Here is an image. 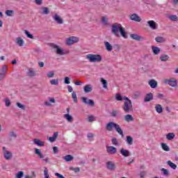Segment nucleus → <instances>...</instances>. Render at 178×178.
Returning a JSON list of instances; mask_svg holds the SVG:
<instances>
[{
	"label": "nucleus",
	"mask_w": 178,
	"mask_h": 178,
	"mask_svg": "<svg viewBox=\"0 0 178 178\" xmlns=\"http://www.w3.org/2000/svg\"><path fill=\"white\" fill-rule=\"evenodd\" d=\"M111 33L115 37H120L121 35L123 37V38H127V32L124 31V29L120 24H113L111 26Z\"/></svg>",
	"instance_id": "nucleus-1"
},
{
	"label": "nucleus",
	"mask_w": 178,
	"mask_h": 178,
	"mask_svg": "<svg viewBox=\"0 0 178 178\" xmlns=\"http://www.w3.org/2000/svg\"><path fill=\"white\" fill-rule=\"evenodd\" d=\"M113 129H115V130L117 131V133H118V134H120V136H121V137L124 136L123 130L122 128H120V125H119V124L113 122H108L106 124V130H107V131H113Z\"/></svg>",
	"instance_id": "nucleus-2"
},
{
	"label": "nucleus",
	"mask_w": 178,
	"mask_h": 178,
	"mask_svg": "<svg viewBox=\"0 0 178 178\" xmlns=\"http://www.w3.org/2000/svg\"><path fill=\"white\" fill-rule=\"evenodd\" d=\"M124 103L122 106V109L124 112L126 113H130V112H133V103L131 100L129 99V97L124 96Z\"/></svg>",
	"instance_id": "nucleus-3"
},
{
	"label": "nucleus",
	"mask_w": 178,
	"mask_h": 178,
	"mask_svg": "<svg viewBox=\"0 0 178 178\" xmlns=\"http://www.w3.org/2000/svg\"><path fill=\"white\" fill-rule=\"evenodd\" d=\"M86 59L92 63H99V62L102 61V56L99 54H89L86 55Z\"/></svg>",
	"instance_id": "nucleus-4"
},
{
	"label": "nucleus",
	"mask_w": 178,
	"mask_h": 178,
	"mask_svg": "<svg viewBox=\"0 0 178 178\" xmlns=\"http://www.w3.org/2000/svg\"><path fill=\"white\" fill-rule=\"evenodd\" d=\"M2 151H3V155L4 159L6 161H10L13 158V153L12 152L8 150L6 147H2Z\"/></svg>",
	"instance_id": "nucleus-5"
},
{
	"label": "nucleus",
	"mask_w": 178,
	"mask_h": 178,
	"mask_svg": "<svg viewBox=\"0 0 178 178\" xmlns=\"http://www.w3.org/2000/svg\"><path fill=\"white\" fill-rule=\"evenodd\" d=\"M35 155H38V158H40V159H42V161L46 162V163H49V159L48 157L45 158V156L44 155V154H42V152H41V149L35 148Z\"/></svg>",
	"instance_id": "nucleus-6"
},
{
	"label": "nucleus",
	"mask_w": 178,
	"mask_h": 178,
	"mask_svg": "<svg viewBox=\"0 0 178 178\" xmlns=\"http://www.w3.org/2000/svg\"><path fill=\"white\" fill-rule=\"evenodd\" d=\"M76 42H79V38L76 36H71L66 40L67 45H73V44H76Z\"/></svg>",
	"instance_id": "nucleus-7"
},
{
	"label": "nucleus",
	"mask_w": 178,
	"mask_h": 178,
	"mask_svg": "<svg viewBox=\"0 0 178 178\" xmlns=\"http://www.w3.org/2000/svg\"><path fill=\"white\" fill-rule=\"evenodd\" d=\"M82 102L85 104V105H88L89 106H94L95 105V102L92 99H88V98L83 97H81Z\"/></svg>",
	"instance_id": "nucleus-8"
},
{
	"label": "nucleus",
	"mask_w": 178,
	"mask_h": 178,
	"mask_svg": "<svg viewBox=\"0 0 178 178\" xmlns=\"http://www.w3.org/2000/svg\"><path fill=\"white\" fill-rule=\"evenodd\" d=\"M164 84H168L170 87H177V81L173 79H165L163 81Z\"/></svg>",
	"instance_id": "nucleus-9"
},
{
	"label": "nucleus",
	"mask_w": 178,
	"mask_h": 178,
	"mask_svg": "<svg viewBox=\"0 0 178 178\" xmlns=\"http://www.w3.org/2000/svg\"><path fill=\"white\" fill-rule=\"evenodd\" d=\"M107 154L110 155H115V154L118 152V149L113 146H107L106 147Z\"/></svg>",
	"instance_id": "nucleus-10"
},
{
	"label": "nucleus",
	"mask_w": 178,
	"mask_h": 178,
	"mask_svg": "<svg viewBox=\"0 0 178 178\" xmlns=\"http://www.w3.org/2000/svg\"><path fill=\"white\" fill-rule=\"evenodd\" d=\"M53 20L56 22L57 24H63V19L58 14L53 15Z\"/></svg>",
	"instance_id": "nucleus-11"
},
{
	"label": "nucleus",
	"mask_w": 178,
	"mask_h": 178,
	"mask_svg": "<svg viewBox=\"0 0 178 178\" xmlns=\"http://www.w3.org/2000/svg\"><path fill=\"white\" fill-rule=\"evenodd\" d=\"M147 25L152 30H156L158 29V24L155 22L154 20H149L147 22Z\"/></svg>",
	"instance_id": "nucleus-12"
},
{
	"label": "nucleus",
	"mask_w": 178,
	"mask_h": 178,
	"mask_svg": "<svg viewBox=\"0 0 178 178\" xmlns=\"http://www.w3.org/2000/svg\"><path fill=\"white\" fill-rule=\"evenodd\" d=\"M52 48H54V49H56L57 55H60V56L65 55V51H63V49L59 47V46L56 44H53Z\"/></svg>",
	"instance_id": "nucleus-13"
},
{
	"label": "nucleus",
	"mask_w": 178,
	"mask_h": 178,
	"mask_svg": "<svg viewBox=\"0 0 178 178\" xmlns=\"http://www.w3.org/2000/svg\"><path fill=\"white\" fill-rule=\"evenodd\" d=\"M129 19L133 22H137L138 23H140V22H141V17H140V16H138V15L136 13L131 15Z\"/></svg>",
	"instance_id": "nucleus-14"
},
{
	"label": "nucleus",
	"mask_w": 178,
	"mask_h": 178,
	"mask_svg": "<svg viewBox=\"0 0 178 178\" xmlns=\"http://www.w3.org/2000/svg\"><path fill=\"white\" fill-rule=\"evenodd\" d=\"M131 38H132V40H135V41H143L144 40V38L141 35H137V34H131L130 35Z\"/></svg>",
	"instance_id": "nucleus-15"
},
{
	"label": "nucleus",
	"mask_w": 178,
	"mask_h": 178,
	"mask_svg": "<svg viewBox=\"0 0 178 178\" xmlns=\"http://www.w3.org/2000/svg\"><path fill=\"white\" fill-rule=\"evenodd\" d=\"M83 91L85 94H89V92H91L92 91V85L91 84H87L83 87Z\"/></svg>",
	"instance_id": "nucleus-16"
},
{
	"label": "nucleus",
	"mask_w": 178,
	"mask_h": 178,
	"mask_svg": "<svg viewBox=\"0 0 178 178\" xmlns=\"http://www.w3.org/2000/svg\"><path fill=\"white\" fill-rule=\"evenodd\" d=\"M148 84L151 88H156L158 87V81H156L155 79L149 80Z\"/></svg>",
	"instance_id": "nucleus-17"
},
{
	"label": "nucleus",
	"mask_w": 178,
	"mask_h": 178,
	"mask_svg": "<svg viewBox=\"0 0 178 178\" xmlns=\"http://www.w3.org/2000/svg\"><path fill=\"white\" fill-rule=\"evenodd\" d=\"M110 115L111 116V118H115L116 119H118V118H120V113H119V111L118 110H113L110 113Z\"/></svg>",
	"instance_id": "nucleus-18"
},
{
	"label": "nucleus",
	"mask_w": 178,
	"mask_h": 178,
	"mask_svg": "<svg viewBox=\"0 0 178 178\" xmlns=\"http://www.w3.org/2000/svg\"><path fill=\"white\" fill-rule=\"evenodd\" d=\"M120 154L122 155V156H124L125 158H127V156H130V152L125 149H120Z\"/></svg>",
	"instance_id": "nucleus-19"
},
{
	"label": "nucleus",
	"mask_w": 178,
	"mask_h": 178,
	"mask_svg": "<svg viewBox=\"0 0 178 178\" xmlns=\"http://www.w3.org/2000/svg\"><path fill=\"white\" fill-rule=\"evenodd\" d=\"M33 144H35V145H38V147H44V145H45V143L41 141L38 138L33 139Z\"/></svg>",
	"instance_id": "nucleus-20"
},
{
	"label": "nucleus",
	"mask_w": 178,
	"mask_h": 178,
	"mask_svg": "<svg viewBox=\"0 0 178 178\" xmlns=\"http://www.w3.org/2000/svg\"><path fill=\"white\" fill-rule=\"evenodd\" d=\"M26 74L29 77H35V70H34V68H29Z\"/></svg>",
	"instance_id": "nucleus-21"
},
{
	"label": "nucleus",
	"mask_w": 178,
	"mask_h": 178,
	"mask_svg": "<svg viewBox=\"0 0 178 178\" xmlns=\"http://www.w3.org/2000/svg\"><path fill=\"white\" fill-rule=\"evenodd\" d=\"M154 99V96L152 92L147 93L145 97L144 101L145 102H149V101H152Z\"/></svg>",
	"instance_id": "nucleus-22"
},
{
	"label": "nucleus",
	"mask_w": 178,
	"mask_h": 178,
	"mask_svg": "<svg viewBox=\"0 0 178 178\" xmlns=\"http://www.w3.org/2000/svg\"><path fill=\"white\" fill-rule=\"evenodd\" d=\"M104 47L106 51H108V52H112V49H113V47L112 46V44H111V43H109V42L105 41Z\"/></svg>",
	"instance_id": "nucleus-23"
},
{
	"label": "nucleus",
	"mask_w": 178,
	"mask_h": 178,
	"mask_svg": "<svg viewBox=\"0 0 178 178\" xmlns=\"http://www.w3.org/2000/svg\"><path fill=\"white\" fill-rule=\"evenodd\" d=\"M106 166L108 170H115V163H113L112 161H108Z\"/></svg>",
	"instance_id": "nucleus-24"
},
{
	"label": "nucleus",
	"mask_w": 178,
	"mask_h": 178,
	"mask_svg": "<svg viewBox=\"0 0 178 178\" xmlns=\"http://www.w3.org/2000/svg\"><path fill=\"white\" fill-rule=\"evenodd\" d=\"M16 44L19 45V47H23V45H24V40L22 38L18 37L16 38Z\"/></svg>",
	"instance_id": "nucleus-25"
},
{
	"label": "nucleus",
	"mask_w": 178,
	"mask_h": 178,
	"mask_svg": "<svg viewBox=\"0 0 178 178\" xmlns=\"http://www.w3.org/2000/svg\"><path fill=\"white\" fill-rule=\"evenodd\" d=\"M155 41H156V42H159L160 44H162V43L166 42V39L165 38L162 37V36H157L155 38Z\"/></svg>",
	"instance_id": "nucleus-26"
},
{
	"label": "nucleus",
	"mask_w": 178,
	"mask_h": 178,
	"mask_svg": "<svg viewBox=\"0 0 178 178\" xmlns=\"http://www.w3.org/2000/svg\"><path fill=\"white\" fill-rule=\"evenodd\" d=\"M167 165L174 170H176V169H177V165H176L175 163L172 162L171 161H168Z\"/></svg>",
	"instance_id": "nucleus-27"
},
{
	"label": "nucleus",
	"mask_w": 178,
	"mask_h": 178,
	"mask_svg": "<svg viewBox=\"0 0 178 178\" xmlns=\"http://www.w3.org/2000/svg\"><path fill=\"white\" fill-rule=\"evenodd\" d=\"M56 138H58V132H54L53 136L49 138V141L54 143V141H56Z\"/></svg>",
	"instance_id": "nucleus-28"
},
{
	"label": "nucleus",
	"mask_w": 178,
	"mask_h": 178,
	"mask_svg": "<svg viewBox=\"0 0 178 178\" xmlns=\"http://www.w3.org/2000/svg\"><path fill=\"white\" fill-rule=\"evenodd\" d=\"M63 118L66 119L69 122V123H72L73 122V117L70 115L69 113L65 114Z\"/></svg>",
	"instance_id": "nucleus-29"
},
{
	"label": "nucleus",
	"mask_w": 178,
	"mask_h": 178,
	"mask_svg": "<svg viewBox=\"0 0 178 178\" xmlns=\"http://www.w3.org/2000/svg\"><path fill=\"white\" fill-rule=\"evenodd\" d=\"M175 133H168L165 136V138L167 140H168V141H172V140H173V138H175Z\"/></svg>",
	"instance_id": "nucleus-30"
},
{
	"label": "nucleus",
	"mask_w": 178,
	"mask_h": 178,
	"mask_svg": "<svg viewBox=\"0 0 178 178\" xmlns=\"http://www.w3.org/2000/svg\"><path fill=\"white\" fill-rule=\"evenodd\" d=\"M152 51L154 54V55H158L159 52H161V49L158 47H152Z\"/></svg>",
	"instance_id": "nucleus-31"
},
{
	"label": "nucleus",
	"mask_w": 178,
	"mask_h": 178,
	"mask_svg": "<svg viewBox=\"0 0 178 178\" xmlns=\"http://www.w3.org/2000/svg\"><path fill=\"white\" fill-rule=\"evenodd\" d=\"M156 111L157 113H162L163 112V108H162V105L156 104L155 106Z\"/></svg>",
	"instance_id": "nucleus-32"
},
{
	"label": "nucleus",
	"mask_w": 178,
	"mask_h": 178,
	"mask_svg": "<svg viewBox=\"0 0 178 178\" xmlns=\"http://www.w3.org/2000/svg\"><path fill=\"white\" fill-rule=\"evenodd\" d=\"M126 143L128 145H133V138L130 136H126Z\"/></svg>",
	"instance_id": "nucleus-33"
},
{
	"label": "nucleus",
	"mask_w": 178,
	"mask_h": 178,
	"mask_svg": "<svg viewBox=\"0 0 178 178\" xmlns=\"http://www.w3.org/2000/svg\"><path fill=\"white\" fill-rule=\"evenodd\" d=\"M63 159L65 161V162H70L71 161H73V156L70 154H67L63 157Z\"/></svg>",
	"instance_id": "nucleus-34"
},
{
	"label": "nucleus",
	"mask_w": 178,
	"mask_h": 178,
	"mask_svg": "<svg viewBox=\"0 0 178 178\" xmlns=\"http://www.w3.org/2000/svg\"><path fill=\"white\" fill-rule=\"evenodd\" d=\"M124 120L126 122H133V120H134V118H133L132 115L127 114L124 116Z\"/></svg>",
	"instance_id": "nucleus-35"
},
{
	"label": "nucleus",
	"mask_w": 178,
	"mask_h": 178,
	"mask_svg": "<svg viewBox=\"0 0 178 178\" xmlns=\"http://www.w3.org/2000/svg\"><path fill=\"white\" fill-rule=\"evenodd\" d=\"M161 145L163 151H165L166 152H169V151H170V148L166 143H161Z\"/></svg>",
	"instance_id": "nucleus-36"
},
{
	"label": "nucleus",
	"mask_w": 178,
	"mask_h": 178,
	"mask_svg": "<svg viewBox=\"0 0 178 178\" xmlns=\"http://www.w3.org/2000/svg\"><path fill=\"white\" fill-rule=\"evenodd\" d=\"M9 137H10V140H13V138H17V134L15 131H11L9 133Z\"/></svg>",
	"instance_id": "nucleus-37"
},
{
	"label": "nucleus",
	"mask_w": 178,
	"mask_h": 178,
	"mask_svg": "<svg viewBox=\"0 0 178 178\" xmlns=\"http://www.w3.org/2000/svg\"><path fill=\"white\" fill-rule=\"evenodd\" d=\"M42 15H49V8L48 7H42Z\"/></svg>",
	"instance_id": "nucleus-38"
},
{
	"label": "nucleus",
	"mask_w": 178,
	"mask_h": 178,
	"mask_svg": "<svg viewBox=\"0 0 178 178\" xmlns=\"http://www.w3.org/2000/svg\"><path fill=\"white\" fill-rule=\"evenodd\" d=\"M5 14L6 15V16H8L9 17H12V16L15 15V11L12 10H7L5 12Z\"/></svg>",
	"instance_id": "nucleus-39"
},
{
	"label": "nucleus",
	"mask_w": 178,
	"mask_h": 178,
	"mask_svg": "<svg viewBox=\"0 0 178 178\" xmlns=\"http://www.w3.org/2000/svg\"><path fill=\"white\" fill-rule=\"evenodd\" d=\"M168 59H169V56H168L166 54H162L160 56V60H161V62H166V60H168Z\"/></svg>",
	"instance_id": "nucleus-40"
},
{
	"label": "nucleus",
	"mask_w": 178,
	"mask_h": 178,
	"mask_svg": "<svg viewBox=\"0 0 178 178\" xmlns=\"http://www.w3.org/2000/svg\"><path fill=\"white\" fill-rule=\"evenodd\" d=\"M72 98L74 104H77V102H79V100L77 99V95L76 94V92H72Z\"/></svg>",
	"instance_id": "nucleus-41"
},
{
	"label": "nucleus",
	"mask_w": 178,
	"mask_h": 178,
	"mask_svg": "<svg viewBox=\"0 0 178 178\" xmlns=\"http://www.w3.org/2000/svg\"><path fill=\"white\" fill-rule=\"evenodd\" d=\"M115 99L116 101H124V97H122V95H120V93H117L115 95Z\"/></svg>",
	"instance_id": "nucleus-42"
},
{
	"label": "nucleus",
	"mask_w": 178,
	"mask_h": 178,
	"mask_svg": "<svg viewBox=\"0 0 178 178\" xmlns=\"http://www.w3.org/2000/svg\"><path fill=\"white\" fill-rule=\"evenodd\" d=\"M0 73H3V74H6L8 72V66L3 65L2 67L0 69Z\"/></svg>",
	"instance_id": "nucleus-43"
},
{
	"label": "nucleus",
	"mask_w": 178,
	"mask_h": 178,
	"mask_svg": "<svg viewBox=\"0 0 178 178\" xmlns=\"http://www.w3.org/2000/svg\"><path fill=\"white\" fill-rule=\"evenodd\" d=\"M101 83L103 86V88H108V81H106V80L101 78Z\"/></svg>",
	"instance_id": "nucleus-44"
},
{
	"label": "nucleus",
	"mask_w": 178,
	"mask_h": 178,
	"mask_svg": "<svg viewBox=\"0 0 178 178\" xmlns=\"http://www.w3.org/2000/svg\"><path fill=\"white\" fill-rule=\"evenodd\" d=\"M161 172H163V176H166L167 177L170 176L169 170L165 168H162Z\"/></svg>",
	"instance_id": "nucleus-45"
},
{
	"label": "nucleus",
	"mask_w": 178,
	"mask_h": 178,
	"mask_svg": "<svg viewBox=\"0 0 178 178\" xmlns=\"http://www.w3.org/2000/svg\"><path fill=\"white\" fill-rule=\"evenodd\" d=\"M50 84H51V86H58V84H59V80L58 79H51V80H50Z\"/></svg>",
	"instance_id": "nucleus-46"
},
{
	"label": "nucleus",
	"mask_w": 178,
	"mask_h": 178,
	"mask_svg": "<svg viewBox=\"0 0 178 178\" xmlns=\"http://www.w3.org/2000/svg\"><path fill=\"white\" fill-rule=\"evenodd\" d=\"M140 97H141V92H135L133 94V98H134V99H137L140 98Z\"/></svg>",
	"instance_id": "nucleus-47"
},
{
	"label": "nucleus",
	"mask_w": 178,
	"mask_h": 178,
	"mask_svg": "<svg viewBox=\"0 0 178 178\" xmlns=\"http://www.w3.org/2000/svg\"><path fill=\"white\" fill-rule=\"evenodd\" d=\"M24 33L26 34V37H28V38H31V40L34 39V35H31L29 31L25 30Z\"/></svg>",
	"instance_id": "nucleus-48"
},
{
	"label": "nucleus",
	"mask_w": 178,
	"mask_h": 178,
	"mask_svg": "<svg viewBox=\"0 0 178 178\" xmlns=\"http://www.w3.org/2000/svg\"><path fill=\"white\" fill-rule=\"evenodd\" d=\"M23 176H24V172L23 171H19L16 174L15 178H22Z\"/></svg>",
	"instance_id": "nucleus-49"
},
{
	"label": "nucleus",
	"mask_w": 178,
	"mask_h": 178,
	"mask_svg": "<svg viewBox=\"0 0 178 178\" xmlns=\"http://www.w3.org/2000/svg\"><path fill=\"white\" fill-rule=\"evenodd\" d=\"M168 18L170 19V20H171L172 22H177L178 20V17H177V15H170L168 17Z\"/></svg>",
	"instance_id": "nucleus-50"
},
{
	"label": "nucleus",
	"mask_w": 178,
	"mask_h": 178,
	"mask_svg": "<svg viewBox=\"0 0 178 178\" xmlns=\"http://www.w3.org/2000/svg\"><path fill=\"white\" fill-rule=\"evenodd\" d=\"M111 143L113 144V145H115L117 147H118L119 145V142L118 141V139L116 138H113L111 140Z\"/></svg>",
	"instance_id": "nucleus-51"
},
{
	"label": "nucleus",
	"mask_w": 178,
	"mask_h": 178,
	"mask_svg": "<svg viewBox=\"0 0 178 178\" xmlns=\"http://www.w3.org/2000/svg\"><path fill=\"white\" fill-rule=\"evenodd\" d=\"M102 21L104 26H108L109 24V23L108 22V19L106 17H102Z\"/></svg>",
	"instance_id": "nucleus-52"
},
{
	"label": "nucleus",
	"mask_w": 178,
	"mask_h": 178,
	"mask_svg": "<svg viewBox=\"0 0 178 178\" xmlns=\"http://www.w3.org/2000/svg\"><path fill=\"white\" fill-rule=\"evenodd\" d=\"M17 106L22 110H24L26 108V106H24V104H22L20 102L17 103Z\"/></svg>",
	"instance_id": "nucleus-53"
},
{
	"label": "nucleus",
	"mask_w": 178,
	"mask_h": 178,
	"mask_svg": "<svg viewBox=\"0 0 178 178\" xmlns=\"http://www.w3.org/2000/svg\"><path fill=\"white\" fill-rule=\"evenodd\" d=\"M4 102H5V104H6V106H10V100L9 99H8V98H6L5 99H4Z\"/></svg>",
	"instance_id": "nucleus-54"
},
{
	"label": "nucleus",
	"mask_w": 178,
	"mask_h": 178,
	"mask_svg": "<svg viewBox=\"0 0 178 178\" xmlns=\"http://www.w3.org/2000/svg\"><path fill=\"white\" fill-rule=\"evenodd\" d=\"M44 178H49V174H48V169L47 168L44 170Z\"/></svg>",
	"instance_id": "nucleus-55"
},
{
	"label": "nucleus",
	"mask_w": 178,
	"mask_h": 178,
	"mask_svg": "<svg viewBox=\"0 0 178 178\" xmlns=\"http://www.w3.org/2000/svg\"><path fill=\"white\" fill-rule=\"evenodd\" d=\"M64 83L65 84H70V78L69 76H67L64 79Z\"/></svg>",
	"instance_id": "nucleus-56"
},
{
	"label": "nucleus",
	"mask_w": 178,
	"mask_h": 178,
	"mask_svg": "<svg viewBox=\"0 0 178 178\" xmlns=\"http://www.w3.org/2000/svg\"><path fill=\"white\" fill-rule=\"evenodd\" d=\"M156 97L159 98V99H165V95H163L162 93L157 94Z\"/></svg>",
	"instance_id": "nucleus-57"
},
{
	"label": "nucleus",
	"mask_w": 178,
	"mask_h": 178,
	"mask_svg": "<svg viewBox=\"0 0 178 178\" xmlns=\"http://www.w3.org/2000/svg\"><path fill=\"white\" fill-rule=\"evenodd\" d=\"M54 76H55V73H54V72H49L47 73V77H49V79L54 77Z\"/></svg>",
	"instance_id": "nucleus-58"
},
{
	"label": "nucleus",
	"mask_w": 178,
	"mask_h": 178,
	"mask_svg": "<svg viewBox=\"0 0 178 178\" xmlns=\"http://www.w3.org/2000/svg\"><path fill=\"white\" fill-rule=\"evenodd\" d=\"M70 169L75 172V173H79V172H80V168H71Z\"/></svg>",
	"instance_id": "nucleus-59"
},
{
	"label": "nucleus",
	"mask_w": 178,
	"mask_h": 178,
	"mask_svg": "<svg viewBox=\"0 0 178 178\" xmlns=\"http://www.w3.org/2000/svg\"><path fill=\"white\" fill-rule=\"evenodd\" d=\"M95 120V117L90 115L88 117V122H94Z\"/></svg>",
	"instance_id": "nucleus-60"
},
{
	"label": "nucleus",
	"mask_w": 178,
	"mask_h": 178,
	"mask_svg": "<svg viewBox=\"0 0 178 178\" xmlns=\"http://www.w3.org/2000/svg\"><path fill=\"white\" fill-rule=\"evenodd\" d=\"M35 3L40 6L42 5V0H35Z\"/></svg>",
	"instance_id": "nucleus-61"
},
{
	"label": "nucleus",
	"mask_w": 178,
	"mask_h": 178,
	"mask_svg": "<svg viewBox=\"0 0 178 178\" xmlns=\"http://www.w3.org/2000/svg\"><path fill=\"white\" fill-rule=\"evenodd\" d=\"M5 76H6V74H3V73L0 72V81H2V80H3V79H5Z\"/></svg>",
	"instance_id": "nucleus-62"
},
{
	"label": "nucleus",
	"mask_w": 178,
	"mask_h": 178,
	"mask_svg": "<svg viewBox=\"0 0 178 178\" xmlns=\"http://www.w3.org/2000/svg\"><path fill=\"white\" fill-rule=\"evenodd\" d=\"M35 173L33 172V175L30 176V175H25L24 178H35Z\"/></svg>",
	"instance_id": "nucleus-63"
},
{
	"label": "nucleus",
	"mask_w": 178,
	"mask_h": 178,
	"mask_svg": "<svg viewBox=\"0 0 178 178\" xmlns=\"http://www.w3.org/2000/svg\"><path fill=\"white\" fill-rule=\"evenodd\" d=\"M75 86H82V84H84L82 81H75L74 82Z\"/></svg>",
	"instance_id": "nucleus-64"
}]
</instances>
